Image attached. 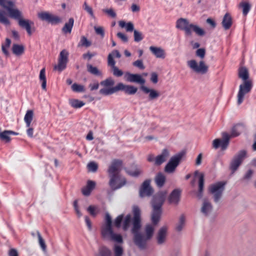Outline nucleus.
Masks as SVG:
<instances>
[{
    "label": "nucleus",
    "instance_id": "nucleus-19",
    "mask_svg": "<svg viewBox=\"0 0 256 256\" xmlns=\"http://www.w3.org/2000/svg\"><path fill=\"white\" fill-rule=\"evenodd\" d=\"M170 156V152L166 148L162 150V154L156 157L154 164L156 166H160L165 162Z\"/></svg>",
    "mask_w": 256,
    "mask_h": 256
},
{
    "label": "nucleus",
    "instance_id": "nucleus-17",
    "mask_svg": "<svg viewBox=\"0 0 256 256\" xmlns=\"http://www.w3.org/2000/svg\"><path fill=\"white\" fill-rule=\"evenodd\" d=\"M182 191L179 188H176L172 191L168 198L169 203L178 204L181 195Z\"/></svg>",
    "mask_w": 256,
    "mask_h": 256
},
{
    "label": "nucleus",
    "instance_id": "nucleus-57",
    "mask_svg": "<svg viewBox=\"0 0 256 256\" xmlns=\"http://www.w3.org/2000/svg\"><path fill=\"white\" fill-rule=\"evenodd\" d=\"M94 29L95 30L96 33L97 34L100 35L102 38H103L104 36V32L102 27L94 26Z\"/></svg>",
    "mask_w": 256,
    "mask_h": 256
},
{
    "label": "nucleus",
    "instance_id": "nucleus-27",
    "mask_svg": "<svg viewBox=\"0 0 256 256\" xmlns=\"http://www.w3.org/2000/svg\"><path fill=\"white\" fill-rule=\"evenodd\" d=\"M162 214V210L153 208L152 214V222L154 225H156L160 221Z\"/></svg>",
    "mask_w": 256,
    "mask_h": 256
},
{
    "label": "nucleus",
    "instance_id": "nucleus-43",
    "mask_svg": "<svg viewBox=\"0 0 256 256\" xmlns=\"http://www.w3.org/2000/svg\"><path fill=\"white\" fill-rule=\"evenodd\" d=\"M10 135L8 130H5L0 132V138L2 140L5 141L6 142H8L10 140Z\"/></svg>",
    "mask_w": 256,
    "mask_h": 256
},
{
    "label": "nucleus",
    "instance_id": "nucleus-14",
    "mask_svg": "<svg viewBox=\"0 0 256 256\" xmlns=\"http://www.w3.org/2000/svg\"><path fill=\"white\" fill-rule=\"evenodd\" d=\"M122 164V162L121 160L117 159L113 160L108 169L109 176H112V174H120Z\"/></svg>",
    "mask_w": 256,
    "mask_h": 256
},
{
    "label": "nucleus",
    "instance_id": "nucleus-2",
    "mask_svg": "<svg viewBox=\"0 0 256 256\" xmlns=\"http://www.w3.org/2000/svg\"><path fill=\"white\" fill-rule=\"evenodd\" d=\"M125 78L126 80L130 82H135L140 84V90L146 94H148V98L150 100H154L157 99L160 96V94L157 90L154 89H150L144 84L146 82V80L140 74H131L127 72L126 74Z\"/></svg>",
    "mask_w": 256,
    "mask_h": 256
},
{
    "label": "nucleus",
    "instance_id": "nucleus-35",
    "mask_svg": "<svg viewBox=\"0 0 256 256\" xmlns=\"http://www.w3.org/2000/svg\"><path fill=\"white\" fill-rule=\"evenodd\" d=\"M114 256H122L124 250L120 244H114L113 246Z\"/></svg>",
    "mask_w": 256,
    "mask_h": 256
},
{
    "label": "nucleus",
    "instance_id": "nucleus-62",
    "mask_svg": "<svg viewBox=\"0 0 256 256\" xmlns=\"http://www.w3.org/2000/svg\"><path fill=\"white\" fill-rule=\"evenodd\" d=\"M206 54V51L204 48H199L196 51V56L202 58H204Z\"/></svg>",
    "mask_w": 256,
    "mask_h": 256
},
{
    "label": "nucleus",
    "instance_id": "nucleus-61",
    "mask_svg": "<svg viewBox=\"0 0 256 256\" xmlns=\"http://www.w3.org/2000/svg\"><path fill=\"white\" fill-rule=\"evenodd\" d=\"M118 38H120L123 42H126L128 41V38L127 36L120 32H119L116 34Z\"/></svg>",
    "mask_w": 256,
    "mask_h": 256
},
{
    "label": "nucleus",
    "instance_id": "nucleus-51",
    "mask_svg": "<svg viewBox=\"0 0 256 256\" xmlns=\"http://www.w3.org/2000/svg\"><path fill=\"white\" fill-rule=\"evenodd\" d=\"M72 89L76 92H84V86L82 85L78 84L76 83L72 86Z\"/></svg>",
    "mask_w": 256,
    "mask_h": 256
},
{
    "label": "nucleus",
    "instance_id": "nucleus-34",
    "mask_svg": "<svg viewBox=\"0 0 256 256\" xmlns=\"http://www.w3.org/2000/svg\"><path fill=\"white\" fill-rule=\"evenodd\" d=\"M118 24L120 26L121 28H125L127 32H131L134 30V26L132 23L131 22H128V23L126 24L125 22L120 20L118 22Z\"/></svg>",
    "mask_w": 256,
    "mask_h": 256
},
{
    "label": "nucleus",
    "instance_id": "nucleus-5",
    "mask_svg": "<svg viewBox=\"0 0 256 256\" xmlns=\"http://www.w3.org/2000/svg\"><path fill=\"white\" fill-rule=\"evenodd\" d=\"M176 28L184 32L185 35L190 36L194 32L198 36L205 34L204 30L198 26L191 24L186 18H180L176 22Z\"/></svg>",
    "mask_w": 256,
    "mask_h": 256
},
{
    "label": "nucleus",
    "instance_id": "nucleus-11",
    "mask_svg": "<svg viewBox=\"0 0 256 256\" xmlns=\"http://www.w3.org/2000/svg\"><path fill=\"white\" fill-rule=\"evenodd\" d=\"M187 64L194 72L196 73L204 74L208 71V68L203 61H200L198 64L195 60H192L188 61Z\"/></svg>",
    "mask_w": 256,
    "mask_h": 256
},
{
    "label": "nucleus",
    "instance_id": "nucleus-25",
    "mask_svg": "<svg viewBox=\"0 0 256 256\" xmlns=\"http://www.w3.org/2000/svg\"><path fill=\"white\" fill-rule=\"evenodd\" d=\"M223 28L226 30H228L232 25V18L228 13H226L223 18L222 22Z\"/></svg>",
    "mask_w": 256,
    "mask_h": 256
},
{
    "label": "nucleus",
    "instance_id": "nucleus-26",
    "mask_svg": "<svg viewBox=\"0 0 256 256\" xmlns=\"http://www.w3.org/2000/svg\"><path fill=\"white\" fill-rule=\"evenodd\" d=\"M94 256H112V252L106 246H102L98 248V252Z\"/></svg>",
    "mask_w": 256,
    "mask_h": 256
},
{
    "label": "nucleus",
    "instance_id": "nucleus-38",
    "mask_svg": "<svg viewBox=\"0 0 256 256\" xmlns=\"http://www.w3.org/2000/svg\"><path fill=\"white\" fill-rule=\"evenodd\" d=\"M70 104L72 107L78 108L84 106L85 103L77 99H72L70 100Z\"/></svg>",
    "mask_w": 256,
    "mask_h": 256
},
{
    "label": "nucleus",
    "instance_id": "nucleus-39",
    "mask_svg": "<svg viewBox=\"0 0 256 256\" xmlns=\"http://www.w3.org/2000/svg\"><path fill=\"white\" fill-rule=\"evenodd\" d=\"M132 222V217L130 214H127L122 224V229L124 230H127L130 228V222Z\"/></svg>",
    "mask_w": 256,
    "mask_h": 256
},
{
    "label": "nucleus",
    "instance_id": "nucleus-63",
    "mask_svg": "<svg viewBox=\"0 0 256 256\" xmlns=\"http://www.w3.org/2000/svg\"><path fill=\"white\" fill-rule=\"evenodd\" d=\"M150 80L154 84H156L158 82V76L156 72H152L151 74Z\"/></svg>",
    "mask_w": 256,
    "mask_h": 256
},
{
    "label": "nucleus",
    "instance_id": "nucleus-40",
    "mask_svg": "<svg viewBox=\"0 0 256 256\" xmlns=\"http://www.w3.org/2000/svg\"><path fill=\"white\" fill-rule=\"evenodd\" d=\"M0 22L6 25H10V21L4 15V12L2 10H0Z\"/></svg>",
    "mask_w": 256,
    "mask_h": 256
},
{
    "label": "nucleus",
    "instance_id": "nucleus-20",
    "mask_svg": "<svg viewBox=\"0 0 256 256\" xmlns=\"http://www.w3.org/2000/svg\"><path fill=\"white\" fill-rule=\"evenodd\" d=\"M112 228V218L108 212L106 214L105 216V222L102 228V234H106V232L110 231Z\"/></svg>",
    "mask_w": 256,
    "mask_h": 256
},
{
    "label": "nucleus",
    "instance_id": "nucleus-10",
    "mask_svg": "<svg viewBox=\"0 0 256 256\" xmlns=\"http://www.w3.org/2000/svg\"><path fill=\"white\" fill-rule=\"evenodd\" d=\"M246 150H241L234 156L230 164V169L232 173H234L237 170L246 157Z\"/></svg>",
    "mask_w": 256,
    "mask_h": 256
},
{
    "label": "nucleus",
    "instance_id": "nucleus-13",
    "mask_svg": "<svg viewBox=\"0 0 256 256\" xmlns=\"http://www.w3.org/2000/svg\"><path fill=\"white\" fill-rule=\"evenodd\" d=\"M38 18L52 24H56L60 22V18L58 16L53 15L48 12H42L38 14Z\"/></svg>",
    "mask_w": 256,
    "mask_h": 256
},
{
    "label": "nucleus",
    "instance_id": "nucleus-53",
    "mask_svg": "<svg viewBox=\"0 0 256 256\" xmlns=\"http://www.w3.org/2000/svg\"><path fill=\"white\" fill-rule=\"evenodd\" d=\"M123 218H124L123 214L119 215L118 216H117L116 218L115 219L114 222V224L116 228H120V226H121L122 222L123 220Z\"/></svg>",
    "mask_w": 256,
    "mask_h": 256
},
{
    "label": "nucleus",
    "instance_id": "nucleus-45",
    "mask_svg": "<svg viewBox=\"0 0 256 256\" xmlns=\"http://www.w3.org/2000/svg\"><path fill=\"white\" fill-rule=\"evenodd\" d=\"M36 234H37V236L38 237L39 244L40 245L42 250L44 252H45L46 250V246L45 244V242H44V240L42 238V236H41V235L38 231L36 232Z\"/></svg>",
    "mask_w": 256,
    "mask_h": 256
},
{
    "label": "nucleus",
    "instance_id": "nucleus-3",
    "mask_svg": "<svg viewBox=\"0 0 256 256\" xmlns=\"http://www.w3.org/2000/svg\"><path fill=\"white\" fill-rule=\"evenodd\" d=\"M244 126L242 124H238L234 125L232 129L230 135L226 132H223L222 139L216 138L213 140V148L217 149L220 147L222 150H226L229 144L230 138L238 136L244 130Z\"/></svg>",
    "mask_w": 256,
    "mask_h": 256
},
{
    "label": "nucleus",
    "instance_id": "nucleus-49",
    "mask_svg": "<svg viewBox=\"0 0 256 256\" xmlns=\"http://www.w3.org/2000/svg\"><path fill=\"white\" fill-rule=\"evenodd\" d=\"M126 172L128 175L132 176L137 177L141 173V170L140 169L136 168L134 170H126Z\"/></svg>",
    "mask_w": 256,
    "mask_h": 256
},
{
    "label": "nucleus",
    "instance_id": "nucleus-60",
    "mask_svg": "<svg viewBox=\"0 0 256 256\" xmlns=\"http://www.w3.org/2000/svg\"><path fill=\"white\" fill-rule=\"evenodd\" d=\"M103 12L107 14L108 16H111L112 18H114L116 17V13L114 12V10L112 8L110 9H104L103 10Z\"/></svg>",
    "mask_w": 256,
    "mask_h": 256
},
{
    "label": "nucleus",
    "instance_id": "nucleus-22",
    "mask_svg": "<svg viewBox=\"0 0 256 256\" xmlns=\"http://www.w3.org/2000/svg\"><path fill=\"white\" fill-rule=\"evenodd\" d=\"M150 50L157 58H164L166 56L165 52L161 48L151 46Z\"/></svg>",
    "mask_w": 256,
    "mask_h": 256
},
{
    "label": "nucleus",
    "instance_id": "nucleus-47",
    "mask_svg": "<svg viewBox=\"0 0 256 256\" xmlns=\"http://www.w3.org/2000/svg\"><path fill=\"white\" fill-rule=\"evenodd\" d=\"M66 64L67 62L58 60V64L57 66H55L54 68V70H56L60 72H61L62 70L66 68Z\"/></svg>",
    "mask_w": 256,
    "mask_h": 256
},
{
    "label": "nucleus",
    "instance_id": "nucleus-16",
    "mask_svg": "<svg viewBox=\"0 0 256 256\" xmlns=\"http://www.w3.org/2000/svg\"><path fill=\"white\" fill-rule=\"evenodd\" d=\"M153 192L154 190L150 186V180H147L144 181L140 190V197L150 196Z\"/></svg>",
    "mask_w": 256,
    "mask_h": 256
},
{
    "label": "nucleus",
    "instance_id": "nucleus-29",
    "mask_svg": "<svg viewBox=\"0 0 256 256\" xmlns=\"http://www.w3.org/2000/svg\"><path fill=\"white\" fill-rule=\"evenodd\" d=\"M118 84L114 87L110 88H103L100 90L99 92L104 96H108L118 92Z\"/></svg>",
    "mask_w": 256,
    "mask_h": 256
},
{
    "label": "nucleus",
    "instance_id": "nucleus-8",
    "mask_svg": "<svg viewBox=\"0 0 256 256\" xmlns=\"http://www.w3.org/2000/svg\"><path fill=\"white\" fill-rule=\"evenodd\" d=\"M184 154V152H181L176 155L172 156L170 160L168 163L164 168V170L166 172L170 174L174 172L176 168L179 164Z\"/></svg>",
    "mask_w": 256,
    "mask_h": 256
},
{
    "label": "nucleus",
    "instance_id": "nucleus-44",
    "mask_svg": "<svg viewBox=\"0 0 256 256\" xmlns=\"http://www.w3.org/2000/svg\"><path fill=\"white\" fill-rule=\"evenodd\" d=\"M91 45V42L84 36L81 37V39L78 44V46L89 47Z\"/></svg>",
    "mask_w": 256,
    "mask_h": 256
},
{
    "label": "nucleus",
    "instance_id": "nucleus-58",
    "mask_svg": "<svg viewBox=\"0 0 256 256\" xmlns=\"http://www.w3.org/2000/svg\"><path fill=\"white\" fill-rule=\"evenodd\" d=\"M108 65L110 66L112 68L116 66L115 64L116 62L114 60L112 54H109L108 58Z\"/></svg>",
    "mask_w": 256,
    "mask_h": 256
},
{
    "label": "nucleus",
    "instance_id": "nucleus-54",
    "mask_svg": "<svg viewBox=\"0 0 256 256\" xmlns=\"http://www.w3.org/2000/svg\"><path fill=\"white\" fill-rule=\"evenodd\" d=\"M204 186V176L202 174H200L198 180V190H203Z\"/></svg>",
    "mask_w": 256,
    "mask_h": 256
},
{
    "label": "nucleus",
    "instance_id": "nucleus-33",
    "mask_svg": "<svg viewBox=\"0 0 256 256\" xmlns=\"http://www.w3.org/2000/svg\"><path fill=\"white\" fill-rule=\"evenodd\" d=\"M12 51L14 54L20 56L24 52V47L22 45L14 44L12 48Z\"/></svg>",
    "mask_w": 256,
    "mask_h": 256
},
{
    "label": "nucleus",
    "instance_id": "nucleus-46",
    "mask_svg": "<svg viewBox=\"0 0 256 256\" xmlns=\"http://www.w3.org/2000/svg\"><path fill=\"white\" fill-rule=\"evenodd\" d=\"M100 84L101 86H102L105 87L111 86L114 84V82L112 78H109L103 81H102L100 82Z\"/></svg>",
    "mask_w": 256,
    "mask_h": 256
},
{
    "label": "nucleus",
    "instance_id": "nucleus-41",
    "mask_svg": "<svg viewBox=\"0 0 256 256\" xmlns=\"http://www.w3.org/2000/svg\"><path fill=\"white\" fill-rule=\"evenodd\" d=\"M240 7L242 8V13L244 15L246 16L249 12L250 6L246 2H242L240 4Z\"/></svg>",
    "mask_w": 256,
    "mask_h": 256
},
{
    "label": "nucleus",
    "instance_id": "nucleus-42",
    "mask_svg": "<svg viewBox=\"0 0 256 256\" xmlns=\"http://www.w3.org/2000/svg\"><path fill=\"white\" fill-rule=\"evenodd\" d=\"M185 222V218L184 215H182L179 219V221L176 226V230L178 232L181 231L184 226Z\"/></svg>",
    "mask_w": 256,
    "mask_h": 256
},
{
    "label": "nucleus",
    "instance_id": "nucleus-59",
    "mask_svg": "<svg viewBox=\"0 0 256 256\" xmlns=\"http://www.w3.org/2000/svg\"><path fill=\"white\" fill-rule=\"evenodd\" d=\"M83 7L84 9L91 16L92 18L94 17L92 8L89 6L86 2L84 3Z\"/></svg>",
    "mask_w": 256,
    "mask_h": 256
},
{
    "label": "nucleus",
    "instance_id": "nucleus-18",
    "mask_svg": "<svg viewBox=\"0 0 256 256\" xmlns=\"http://www.w3.org/2000/svg\"><path fill=\"white\" fill-rule=\"evenodd\" d=\"M118 84V91L123 90L126 94H134L138 90V88L133 86L125 85L122 82H120Z\"/></svg>",
    "mask_w": 256,
    "mask_h": 256
},
{
    "label": "nucleus",
    "instance_id": "nucleus-12",
    "mask_svg": "<svg viewBox=\"0 0 256 256\" xmlns=\"http://www.w3.org/2000/svg\"><path fill=\"white\" fill-rule=\"evenodd\" d=\"M166 192L162 191L156 194L153 196L152 200V206L153 208L161 210L162 206L164 202Z\"/></svg>",
    "mask_w": 256,
    "mask_h": 256
},
{
    "label": "nucleus",
    "instance_id": "nucleus-37",
    "mask_svg": "<svg viewBox=\"0 0 256 256\" xmlns=\"http://www.w3.org/2000/svg\"><path fill=\"white\" fill-rule=\"evenodd\" d=\"M87 211L92 216L95 217L100 212V209L97 206L90 205L87 208Z\"/></svg>",
    "mask_w": 256,
    "mask_h": 256
},
{
    "label": "nucleus",
    "instance_id": "nucleus-1",
    "mask_svg": "<svg viewBox=\"0 0 256 256\" xmlns=\"http://www.w3.org/2000/svg\"><path fill=\"white\" fill-rule=\"evenodd\" d=\"M134 217L132 219V232L134 234V244L140 249L144 250L146 248L147 242L152 236L154 228L151 224L146 226V236L139 231L142 227L140 210L138 206H134L132 208Z\"/></svg>",
    "mask_w": 256,
    "mask_h": 256
},
{
    "label": "nucleus",
    "instance_id": "nucleus-30",
    "mask_svg": "<svg viewBox=\"0 0 256 256\" xmlns=\"http://www.w3.org/2000/svg\"><path fill=\"white\" fill-rule=\"evenodd\" d=\"M34 117V112L32 110H28L24 117V121L26 122V126L29 128L32 120Z\"/></svg>",
    "mask_w": 256,
    "mask_h": 256
},
{
    "label": "nucleus",
    "instance_id": "nucleus-64",
    "mask_svg": "<svg viewBox=\"0 0 256 256\" xmlns=\"http://www.w3.org/2000/svg\"><path fill=\"white\" fill-rule=\"evenodd\" d=\"M96 186V182L92 180H88L87 182L86 187H88L89 189L92 190Z\"/></svg>",
    "mask_w": 256,
    "mask_h": 256
},
{
    "label": "nucleus",
    "instance_id": "nucleus-6",
    "mask_svg": "<svg viewBox=\"0 0 256 256\" xmlns=\"http://www.w3.org/2000/svg\"><path fill=\"white\" fill-rule=\"evenodd\" d=\"M9 16L15 20H18L19 26L22 28L25 29L29 36L32 33V27L34 25L33 22L24 19L21 11L18 8H14L9 14Z\"/></svg>",
    "mask_w": 256,
    "mask_h": 256
},
{
    "label": "nucleus",
    "instance_id": "nucleus-15",
    "mask_svg": "<svg viewBox=\"0 0 256 256\" xmlns=\"http://www.w3.org/2000/svg\"><path fill=\"white\" fill-rule=\"evenodd\" d=\"M102 235L104 238H108L110 240L116 243V244H120L124 242L122 236L120 234L114 233L112 230L106 232V234H102Z\"/></svg>",
    "mask_w": 256,
    "mask_h": 256
},
{
    "label": "nucleus",
    "instance_id": "nucleus-56",
    "mask_svg": "<svg viewBox=\"0 0 256 256\" xmlns=\"http://www.w3.org/2000/svg\"><path fill=\"white\" fill-rule=\"evenodd\" d=\"M113 74L117 77L121 76L123 75V72L120 70L116 66L112 68Z\"/></svg>",
    "mask_w": 256,
    "mask_h": 256
},
{
    "label": "nucleus",
    "instance_id": "nucleus-32",
    "mask_svg": "<svg viewBox=\"0 0 256 256\" xmlns=\"http://www.w3.org/2000/svg\"><path fill=\"white\" fill-rule=\"evenodd\" d=\"M87 70L90 74L96 76H102V72L98 70V69L96 67L92 66L90 64H88L86 65Z\"/></svg>",
    "mask_w": 256,
    "mask_h": 256
},
{
    "label": "nucleus",
    "instance_id": "nucleus-4",
    "mask_svg": "<svg viewBox=\"0 0 256 256\" xmlns=\"http://www.w3.org/2000/svg\"><path fill=\"white\" fill-rule=\"evenodd\" d=\"M238 76L244 80L242 84H240L237 95V103L240 105L244 102L245 95L250 92L252 88V82L248 80V72L246 68H241L239 70Z\"/></svg>",
    "mask_w": 256,
    "mask_h": 256
},
{
    "label": "nucleus",
    "instance_id": "nucleus-23",
    "mask_svg": "<svg viewBox=\"0 0 256 256\" xmlns=\"http://www.w3.org/2000/svg\"><path fill=\"white\" fill-rule=\"evenodd\" d=\"M167 233V228L162 226L158 232L157 236V242L158 244H161L164 243L166 240Z\"/></svg>",
    "mask_w": 256,
    "mask_h": 256
},
{
    "label": "nucleus",
    "instance_id": "nucleus-24",
    "mask_svg": "<svg viewBox=\"0 0 256 256\" xmlns=\"http://www.w3.org/2000/svg\"><path fill=\"white\" fill-rule=\"evenodd\" d=\"M0 6L6 10L8 14L15 7V4L14 2L9 0H0Z\"/></svg>",
    "mask_w": 256,
    "mask_h": 256
},
{
    "label": "nucleus",
    "instance_id": "nucleus-50",
    "mask_svg": "<svg viewBox=\"0 0 256 256\" xmlns=\"http://www.w3.org/2000/svg\"><path fill=\"white\" fill-rule=\"evenodd\" d=\"M87 167L89 171L96 172L98 170V165L94 162H90L88 164Z\"/></svg>",
    "mask_w": 256,
    "mask_h": 256
},
{
    "label": "nucleus",
    "instance_id": "nucleus-52",
    "mask_svg": "<svg viewBox=\"0 0 256 256\" xmlns=\"http://www.w3.org/2000/svg\"><path fill=\"white\" fill-rule=\"evenodd\" d=\"M134 40L136 42H139L141 41L144 38L142 34L136 30H134Z\"/></svg>",
    "mask_w": 256,
    "mask_h": 256
},
{
    "label": "nucleus",
    "instance_id": "nucleus-21",
    "mask_svg": "<svg viewBox=\"0 0 256 256\" xmlns=\"http://www.w3.org/2000/svg\"><path fill=\"white\" fill-rule=\"evenodd\" d=\"M212 206L211 203L206 199H204L202 204L200 211L205 216H208L212 212Z\"/></svg>",
    "mask_w": 256,
    "mask_h": 256
},
{
    "label": "nucleus",
    "instance_id": "nucleus-31",
    "mask_svg": "<svg viewBox=\"0 0 256 256\" xmlns=\"http://www.w3.org/2000/svg\"><path fill=\"white\" fill-rule=\"evenodd\" d=\"M74 20L73 18H70L68 22H66L62 28L63 32L64 34L70 33L74 26Z\"/></svg>",
    "mask_w": 256,
    "mask_h": 256
},
{
    "label": "nucleus",
    "instance_id": "nucleus-7",
    "mask_svg": "<svg viewBox=\"0 0 256 256\" xmlns=\"http://www.w3.org/2000/svg\"><path fill=\"white\" fill-rule=\"evenodd\" d=\"M226 184L225 182H219L210 186L209 192L213 195L215 202H218L222 198Z\"/></svg>",
    "mask_w": 256,
    "mask_h": 256
},
{
    "label": "nucleus",
    "instance_id": "nucleus-55",
    "mask_svg": "<svg viewBox=\"0 0 256 256\" xmlns=\"http://www.w3.org/2000/svg\"><path fill=\"white\" fill-rule=\"evenodd\" d=\"M132 64L134 66L138 68L140 70H144L145 68V66L142 60H136L132 63Z\"/></svg>",
    "mask_w": 256,
    "mask_h": 256
},
{
    "label": "nucleus",
    "instance_id": "nucleus-36",
    "mask_svg": "<svg viewBox=\"0 0 256 256\" xmlns=\"http://www.w3.org/2000/svg\"><path fill=\"white\" fill-rule=\"evenodd\" d=\"M39 77L40 80L42 81V90H46V80L45 75L44 68H43L40 70Z\"/></svg>",
    "mask_w": 256,
    "mask_h": 256
},
{
    "label": "nucleus",
    "instance_id": "nucleus-48",
    "mask_svg": "<svg viewBox=\"0 0 256 256\" xmlns=\"http://www.w3.org/2000/svg\"><path fill=\"white\" fill-rule=\"evenodd\" d=\"M68 52L66 50H62L60 52L58 60L68 62Z\"/></svg>",
    "mask_w": 256,
    "mask_h": 256
},
{
    "label": "nucleus",
    "instance_id": "nucleus-28",
    "mask_svg": "<svg viewBox=\"0 0 256 256\" xmlns=\"http://www.w3.org/2000/svg\"><path fill=\"white\" fill-rule=\"evenodd\" d=\"M166 176L162 172H158L155 177V182L158 188H162L164 186L166 182Z\"/></svg>",
    "mask_w": 256,
    "mask_h": 256
},
{
    "label": "nucleus",
    "instance_id": "nucleus-9",
    "mask_svg": "<svg viewBox=\"0 0 256 256\" xmlns=\"http://www.w3.org/2000/svg\"><path fill=\"white\" fill-rule=\"evenodd\" d=\"M110 178L109 184L112 190L119 189L126 184V179L120 174H112Z\"/></svg>",
    "mask_w": 256,
    "mask_h": 256
}]
</instances>
